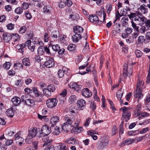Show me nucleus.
I'll list each match as a JSON object with an SVG mask.
<instances>
[{"label":"nucleus","mask_w":150,"mask_h":150,"mask_svg":"<svg viewBox=\"0 0 150 150\" xmlns=\"http://www.w3.org/2000/svg\"><path fill=\"white\" fill-rule=\"evenodd\" d=\"M75 119L73 115H67L64 117L65 122L62 125V128L64 132H67L70 129L71 127H73L71 125Z\"/></svg>","instance_id":"1"},{"label":"nucleus","mask_w":150,"mask_h":150,"mask_svg":"<svg viewBox=\"0 0 150 150\" xmlns=\"http://www.w3.org/2000/svg\"><path fill=\"white\" fill-rule=\"evenodd\" d=\"M130 13L139 23L141 21L142 23L144 24L147 20L144 16L140 15L139 12H136L135 13Z\"/></svg>","instance_id":"2"},{"label":"nucleus","mask_w":150,"mask_h":150,"mask_svg":"<svg viewBox=\"0 0 150 150\" xmlns=\"http://www.w3.org/2000/svg\"><path fill=\"white\" fill-rule=\"evenodd\" d=\"M123 70L122 75L124 79H126L127 76L130 77L132 75V69L131 68H129L126 63L124 64Z\"/></svg>","instance_id":"3"},{"label":"nucleus","mask_w":150,"mask_h":150,"mask_svg":"<svg viewBox=\"0 0 150 150\" xmlns=\"http://www.w3.org/2000/svg\"><path fill=\"white\" fill-rule=\"evenodd\" d=\"M57 100L56 98H49L46 100V105L47 107L52 108L57 105Z\"/></svg>","instance_id":"4"},{"label":"nucleus","mask_w":150,"mask_h":150,"mask_svg":"<svg viewBox=\"0 0 150 150\" xmlns=\"http://www.w3.org/2000/svg\"><path fill=\"white\" fill-rule=\"evenodd\" d=\"M127 16L131 20L132 26L134 30L136 31H139V27L137 26V25L139 24V23L136 20H135V18L133 16H132L131 13L129 15H128Z\"/></svg>","instance_id":"5"},{"label":"nucleus","mask_w":150,"mask_h":150,"mask_svg":"<svg viewBox=\"0 0 150 150\" xmlns=\"http://www.w3.org/2000/svg\"><path fill=\"white\" fill-rule=\"evenodd\" d=\"M21 99L22 102L29 107L35 108L37 107V105L36 104L35 101L32 99L28 98L24 100L22 97Z\"/></svg>","instance_id":"6"},{"label":"nucleus","mask_w":150,"mask_h":150,"mask_svg":"<svg viewBox=\"0 0 150 150\" xmlns=\"http://www.w3.org/2000/svg\"><path fill=\"white\" fill-rule=\"evenodd\" d=\"M122 110L123 112L122 113V117L124 119L125 121L127 122L130 118L131 116V113L130 112L127 110V108L125 106H124L122 108Z\"/></svg>","instance_id":"7"},{"label":"nucleus","mask_w":150,"mask_h":150,"mask_svg":"<svg viewBox=\"0 0 150 150\" xmlns=\"http://www.w3.org/2000/svg\"><path fill=\"white\" fill-rule=\"evenodd\" d=\"M52 142V139H50L45 142L42 145L43 147H45L43 150H52L54 146L51 145Z\"/></svg>","instance_id":"8"},{"label":"nucleus","mask_w":150,"mask_h":150,"mask_svg":"<svg viewBox=\"0 0 150 150\" xmlns=\"http://www.w3.org/2000/svg\"><path fill=\"white\" fill-rule=\"evenodd\" d=\"M82 95L86 98H89L92 95V93L88 88L83 89L81 91Z\"/></svg>","instance_id":"9"},{"label":"nucleus","mask_w":150,"mask_h":150,"mask_svg":"<svg viewBox=\"0 0 150 150\" xmlns=\"http://www.w3.org/2000/svg\"><path fill=\"white\" fill-rule=\"evenodd\" d=\"M51 132V127H49L47 125H43L41 128L40 132V134H49Z\"/></svg>","instance_id":"10"},{"label":"nucleus","mask_w":150,"mask_h":150,"mask_svg":"<svg viewBox=\"0 0 150 150\" xmlns=\"http://www.w3.org/2000/svg\"><path fill=\"white\" fill-rule=\"evenodd\" d=\"M69 86L70 88L74 89L75 91L77 92H79L82 87L81 85H77L76 83L73 82H70L69 85Z\"/></svg>","instance_id":"11"},{"label":"nucleus","mask_w":150,"mask_h":150,"mask_svg":"<svg viewBox=\"0 0 150 150\" xmlns=\"http://www.w3.org/2000/svg\"><path fill=\"white\" fill-rule=\"evenodd\" d=\"M12 34L7 32L4 33L3 34L4 40L6 42H8L11 39H12Z\"/></svg>","instance_id":"12"},{"label":"nucleus","mask_w":150,"mask_h":150,"mask_svg":"<svg viewBox=\"0 0 150 150\" xmlns=\"http://www.w3.org/2000/svg\"><path fill=\"white\" fill-rule=\"evenodd\" d=\"M78 109L80 110H82L84 109L86 105L85 100L83 99H80L77 102Z\"/></svg>","instance_id":"13"},{"label":"nucleus","mask_w":150,"mask_h":150,"mask_svg":"<svg viewBox=\"0 0 150 150\" xmlns=\"http://www.w3.org/2000/svg\"><path fill=\"white\" fill-rule=\"evenodd\" d=\"M133 29L131 28L127 27L125 29V32L122 33V36L123 38H124L128 36L133 31Z\"/></svg>","instance_id":"14"},{"label":"nucleus","mask_w":150,"mask_h":150,"mask_svg":"<svg viewBox=\"0 0 150 150\" xmlns=\"http://www.w3.org/2000/svg\"><path fill=\"white\" fill-rule=\"evenodd\" d=\"M37 129L35 127H32L31 129L29 131L28 135L30 137V138L34 137L36 135L37 133Z\"/></svg>","instance_id":"15"},{"label":"nucleus","mask_w":150,"mask_h":150,"mask_svg":"<svg viewBox=\"0 0 150 150\" xmlns=\"http://www.w3.org/2000/svg\"><path fill=\"white\" fill-rule=\"evenodd\" d=\"M51 132L54 135H58L60 133L59 127L56 126H51Z\"/></svg>","instance_id":"16"},{"label":"nucleus","mask_w":150,"mask_h":150,"mask_svg":"<svg viewBox=\"0 0 150 150\" xmlns=\"http://www.w3.org/2000/svg\"><path fill=\"white\" fill-rule=\"evenodd\" d=\"M54 59L51 58L45 63V65L47 68H51L54 66Z\"/></svg>","instance_id":"17"},{"label":"nucleus","mask_w":150,"mask_h":150,"mask_svg":"<svg viewBox=\"0 0 150 150\" xmlns=\"http://www.w3.org/2000/svg\"><path fill=\"white\" fill-rule=\"evenodd\" d=\"M146 6L145 4L142 5L139 8V9L140 11L138 12H139L140 14V15H142L143 14H145L147 13L148 10L146 8Z\"/></svg>","instance_id":"18"},{"label":"nucleus","mask_w":150,"mask_h":150,"mask_svg":"<svg viewBox=\"0 0 150 150\" xmlns=\"http://www.w3.org/2000/svg\"><path fill=\"white\" fill-rule=\"evenodd\" d=\"M11 101L15 106L19 105L21 102V99L18 97L15 96L12 98Z\"/></svg>","instance_id":"19"},{"label":"nucleus","mask_w":150,"mask_h":150,"mask_svg":"<svg viewBox=\"0 0 150 150\" xmlns=\"http://www.w3.org/2000/svg\"><path fill=\"white\" fill-rule=\"evenodd\" d=\"M81 36L80 34H76L73 35L71 38L72 41L76 43L81 38Z\"/></svg>","instance_id":"20"},{"label":"nucleus","mask_w":150,"mask_h":150,"mask_svg":"<svg viewBox=\"0 0 150 150\" xmlns=\"http://www.w3.org/2000/svg\"><path fill=\"white\" fill-rule=\"evenodd\" d=\"M142 89H137L135 92L134 97L135 98H138L139 99H141L143 96V95L142 93Z\"/></svg>","instance_id":"21"},{"label":"nucleus","mask_w":150,"mask_h":150,"mask_svg":"<svg viewBox=\"0 0 150 150\" xmlns=\"http://www.w3.org/2000/svg\"><path fill=\"white\" fill-rule=\"evenodd\" d=\"M96 15L99 16H102L103 15V22L104 23H105V18L106 14L104 11L103 10H101L100 11H98L96 12Z\"/></svg>","instance_id":"22"},{"label":"nucleus","mask_w":150,"mask_h":150,"mask_svg":"<svg viewBox=\"0 0 150 150\" xmlns=\"http://www.w3.org/2000/svg\"><path fill=\"white\" fill-rule=\"evenodd\" d=\"M59 121V118L58 116H54L53 117L51 118L50 119V123L52 124L51 126H56L55 125Z\"/></svg>","instance_id":"23"},{"label":"nucleus","mask_w":150,"mask_h":150,"mask_svg":"<svg viewBox=\"0 0 150 150\" xmlns=\"http://www.w3.org/2000/svg\"><path fill=\"white\" fill-rule=\"evenodd\" d=\"M33 42L34 44H38L40 45H43V42L41 41L40 38H34L33 39Z\"/></svg>","instance_id":"24"},{"label":"nucleus","mask_w":150,"mask_h":150,"mask_svg":"<svg viewBox=\"0 0 150 150\" xmlns=\"http://www.w3.org/2000/svg\"><path fill=\"white\" fill-rule=\"evenodd\" d=\"M76 45L75 44H71L68 47V50L73 53H75L76 52Z\"/></svg>","instance_id":"25"},{"label":"nucleus","mask_w":150,"mask_h":150,"mask_svg":"<svg viewBox=\"0 0 150 150\" xmlns=\"http://www.w3.org/2000/svg\"><path fill=\"white\" fill-rule=\"evenodd\" d=\"M26 43H27V46L28 48L32 52H33L35 48V45H31V41L30 40H28L26 42Z\"/></svg>","instance_id":"26"},{"label":"nucleus","mask_w":150,"mask_h":150,"mask_svg":"<svg viewBox=\"0 0 150 150\" xmlns=\"http://www.w3.org/2000/svg\"><path fill=\"white\" fill-rule=\"evenodd\" d=\"M35 96V101L36 102H40L42 101L43 99V96L42 93H40V94H38Z\"/></svg>","instance_id":"27"},{"label":"nucleus","mask_w":150,"mask_h":150,"mask_svg":"<svg viewBox=\"0 0 150 150\" xmlns=\"http://www.w3.org/2000/svg\"><path fill=\"white\" fill-rule=\"evenodd\" d=\"M98 18H99L97 15H92L89 16L88 19L90 22L94 24L95 22H96V21L98 20Z\"/></svg>","instance_id":"28"},{"label":"nucleus","mask_w":150,"mask_h":150,"mask_svg":"<svg viewBox=\"0 0 150 150\" xmlns=\"http://www.w3.org/2000/svg\"><path fill=\"white\" fill-rule=\"evenodd\" d=\"M83 28L77 26L74 27L73 28L74 32L76 34H78V33L83 32Z\"/></svg>","instance_id":"29"},{"label":"nucleus","mask_w":150,"mask_h":150,"mask_svg":"<svg viewBox=\"0 0 150 150\" xmlns=\"http://www.w3.org/2000/svg\"><path fill=\"white\" fill-rule=\"evenodd\" d=\"M142 108L141 105H138L137 106L136 109L134 111V114L136 117H139L140 115L141 112L140 111L141 110Z\"/></svg>","instance_id":"30"},{"label":"nucleus","mask_w":150,"mask_h":150,"mask_svg":"<svg viewBox=\"0 0 150 150\" xmlns=\"http://www.w3.org/2000/svg\"><path fill=\"white\" fill-rule=\"evenodd\" d=\"M40 134L38 136L39 137L42 138V140L45 142H47V140L50 139H49L47 135L48 134Z\"/></svg>","instance_id":"31"},{"label":"nucleus","mask_w":150,"mask_h":150,"mask_svg":"<svg viewBox=\"0 0 150 150\" xmlns=\"http://www.w3.org/2000/svg\"><path fill=\"white\" fill-rule=\"evenodd\" d=\"M64 69V68H63L62 70L59 69L58 71L57 74L58 77L59 78L62 77L64 76V74L66 73L67 71Z\"/></svg>","instance_id":"32"},{"label":"nucleus","mask_w":150,"mask_h":150,"mask_svg":"<svg viewBox=\"0 0 150 150\" xmlns=\"http://www.w3.org/2000/svg\"><path fill=\"white\" fill-rule=\"evenodd\" d=\"M42 91L46 97H50L51 96V92L47 88L43 89Z\"/></svg>","instance_id":"33"},{"label":"nucleus","mask_w":150,"mask_h":150,"mask_svg":"<svg viewBox=\"0 0 150 150\" xmlns=\"http://www.w3.org/2000/svg\"><path fill=\"white\" fill-rule=\"evenodd\" d=\"M22 62L23 64L26 66H29L30 65V61L28 58H24Z\"/></svg>","instance_id":"34"},{"label":"nucleus","mask_w":150,"mask_h":150,"mask_svg":"<svg viewBox=\"0 0 150 150\" xmlns=\"http://www.w3.org/2000/svg\"><path fill=\"white\" fill-rule=\"evenodd\" d=\"M40 45L37 50L38 54L40 55H43L44 54V47L43 46V45Z\"/></svg>","instance_id":"35"},{"label":"nucleus","mask_w":150,"mask_h":150,"mask_svg":"<svg viewBox=\"0 0 150 150\" xmlns=\"http://www.w3.org/2000/svg\"><path fill=\"white\" fill-rule=\"evenodd\" d=\"M83 129L81 127H74L71 130V132L76 133H80L83 131Z\"/></svg>","instance_id":"36"},{"label":"nucleus","mask_w":150,"mask_h":150,"mask_svg":"<svg viewBox=\"0 0 150 150\" xmlns=\"http://www.w3.org/2000/svg\"><path fill=\"white\" fill-rule=\"evenodd\" d=\"M108 143V142L107 141L106 142H100L98 145V148L99 149H102L105 146L107 145Z\"/></svg>","instance_id":"37"},{"label":"nucleus","mask_w":150,"mask_h":150,"mask_svg":"<svg viewBox=\"0 0 150 150\" xmlns=\"http://www.w3.org/2000/svg\"><path fill=\"white\" fill-rule=\"evenodd\" d=\"M23 66L22 64L20 63H17L14 64L13 67L14 68L20 69H23Z\"/></svg>","instance_id":"38"},{"label":"nucleus","mask_w":150,"mask_h":150,"mask_svg":"<svg viewBox=\"0 0 150 150\" xmlns=\"http://www.w3.org/2000/svg\"><path fill=\"white\" fill-rule=\"evenodd\" d=\"M76 140L74 138L71 137L67 140L65 142V143L67 144H74L76 143Z\"/></svg>","instance_id":"39"},{"label":"nucleus","mask_w":150,"mask_h":150,"mask_svg":"<svg viewBox=\"0 0 150 150\" xmlns=\"http://www.w3.org/2000/svg\"><path fill=\"white\" fill-rule=\"evenodd\" d=\"M6 113L8 116L11 117H13L14 115V113L13 110L11 109H7Z\"/></svg>","instance_id":"40"},{"label":"nucleus","mask_w":150,"mask_h":150,"mask_svg":"<svg viewBox=\"0 0 150 150\" xmlns=\"http://www.w3.org/2000/svg\"><path fill=\"white\" fill-rule=\"evenodd\" d=\"M57 146V148L60 150H67L68 148L64 144H60Z\"/></svg>","instance_id":"41"},{"label":"nucleus","mask_w":150,"mask_h":150,"mask_svg":"<svg viewBox=\"0 0 150 150\" xmlns=\"http://www.w3.org/2000/svg\"><path fill=\"white\" fill-rule=\"evenodd\" d=\"M134 140L133 139L128 138L122 142L123 146L131 144Z\"/></svg>","instance_id":"42"},{"label":"nucleus","mask_w":150,"mask_h":150,"mask_svg":"<svg viewBox=\"0 0 150 150\" xmlns=\"http://www.w3.org/2000/svg\"><path fill=\"white\" fill-rule=\"evenodd\" d=\"M139 130H137L134 131H130L127 132V134L129 136H134L136 135L139 134Z\"/></svg>","instance_id":"43"},{"label":"nucleus","mask_w":150,"mask_h":150,"mask_svg":"<svg viewBox=\"0 0 150 150\" xmlns=\"http://www.w3.org/2000/svg\"><path fill=\"white\" fill-rule=\"evenodd\" d=\"M145 39L144 36H140L139 37L137 41L138 44H140L142 43L143 42H145Z\"/></svg>","instance_id":"44"},{"label":"nucleus","mask_w":150,"mask_h":150,"mask_svg":"<svg viewBox=\"0 0 150 150\" xmlns=\"http://www.w3.org/2000/svg\"><path fill=\"white\" fill-rule=\"evenodd\" d=\"M13 37L12 39L13 40V41L15 43L16 42H17L19 41L20 39V36L18 34H12Z\"/></svg>","instance_id":"45"},{"label":"nucleus","mask_w":150,"mask_h":150,"mask_svg":"<svg viewBox=\"0 0 150 150\" xmlns=\"http://www.w3.org/2000/svg\"><path fill=\"white\" fill-rule=\"evenodd\" d=\"M150 114L146 112H141L140 115L139 116L138 118L141 119L142 118H144L149 115Z\"/></svg>","instance_id":"46"},{"label":"nucleus","mask_w":150,"mask_h":150,"mask_svg":"<svg viewBox=\"0 0 150 150\" xmlns=\"http://www.w3.org/2000/svg\"><path fill=\"white\" fill-rule=\"evenodd\" d=\"M14 11L17 14H21L23 12V9L21 7H19L15 9Z\"/></svg>","instance_id":"47"},{"label":"nucleus","mask_w":150,"mask_h":150,"mask_svg":"<svg viewBox=\"0 0 150 150\" xmlns=\"http://www.w3.org/2000/svg\"><path fill=\"white\" fill-rule=\"evenodd\" d=\"M25 16L26 19L30 20L32 18V16L30 13L28 11H26L25 12Z\"/></svg>","instance_id":"48"},{"label":"nucleus","mask_w":150,"mask_h":150,"mask_svg":"<svg viewBox=\"0 0 150 150\" xmlns=\"http://www.w3.org/2000/svg\"><path fill=\"white\" fill-rule=\"evenodd\" d=\"M47 87L51 92H54L56 89L55 86L52 84L48 85Z\"/></svg>","instance_id":"49"},{"label":"nucleus","mask_w":150,"mask_h":150,"mask_svg":"<svg viewBox=\"0 0 150 150\" xmlns=\"http://www.w3.org/2000/svg\"><path fill=\"white\" fill-rule=\"evenodd\" d=\"M11 66V63L9 62H6L3 65V67L6 70H8L10 68Z\"/></svg>","instance_id":"50"},{"label":"nucleus","mask_w":150,"mask_h":150,"mask_svg":"<svg viewBox=\"0 0 150 150\" xmlns=\"http://www.w3.org/2000/svg\"><path fill=\"white\" fill-rule=\"evenodd\" d=\"M27 30V28L24 26H21L19 30V33L20 34H23L25 33Z\"/></svg>","instance_id":"51"},{"label":"nucleus","mask_w":150,"mask_h":150,"mask_svg":"<svg viewBox=\"0 0 150 150\" xmlns=\"http://www.w3.org/2000/svg\"><path fill=\"white\" fill-rule=\"evenodd\" d=\"M94 65L91 64L89 67L86 69V70L88 72H91V71H93L94 70Z\"/></svg>","instance_id":"52"},{"label":"nucleus","mask_w":150,"mask_h":150,"mask_svg":"<svg viewBox=\"0 0 150 150\" xmlns=\"http://www.w3.org/2000/svg\"><path fill=\"white\" fill-rule=\"evenodd\" d=\"M15 140H16L18 141L19 139L21 140V141H23L24 139L20 137V133L18 132L15 135Z\"/></svg>","instance_id":"53"},{"label":"nucleus","mask_w":150,"mask_h":150,"mask_svg":"<svg viewBox=\"0 0 150 150\" xmlns=\"http://www.w3.org/2000/svg\"><path fill=\"white\" fill-rule=\"evenodd\" d=\"M148 29L146 25H144L141 27L139 31L141 33H144Z\"/></svg>","instance_id":"54"},{"label":"nucleus","mask_w":150,"mask_h":150,"mask_svg":"<svg viewBox=\"0 0 150 150\" xmlns=\"http://www.w3.org/2000/svg\"><path fill=\"white\" fill-rule=\"evenodd\" d=\"M67 93V90L66 89H64L62 91L61 93L59 96V98L60 97L64 98L66 95Z\"/></svg>","instance_id":"55"},{"label":"nucleus","mask_w":150,"mask_h":150,"mask_svg":"<svg viewBox=\"0 0 150 150\" xmlns=\"http://www.w3.org/2000/svg\"><path fill=\"white\" fill-rule=\"evenodd\" d=\"M90 107L93 110H94L96 108V103L94 101H91L90 103Z\"/></svg>","instance_id":"56"},{"label":"nucleus","mask_w":150,"mask_h":150,"mask_svg":"<svg viewBox=\"0 0 150 150\" xmlns=\"http://www.w3.org/2000/svg\"><path fill=\"white\" fill-rule=\"evenodd\" d=\"M44 53L45 52L49 55H51V53L50 52V50L49 47L47 46H44Z\"/></svg>","instance_id":"57"},{"label":"nucleus","mask_w":150,"mask_h":150,"mask_svg":"<svg viewBox=\"0 0 150 150\" xmlns=\"http://www.w3.org/2000/svg\"><path fill=\"white\" fill-rule=\"evenodd\" d=\"M76 99V97L75 95H72L69 98V102L72 103L74 102Z\"/></svg>","instance_id":"58"},{"label":"nucleus","mask_w":150,"mask_h":150,"mask_svg":"<svg viewBox=\"0 0 150 150\" xmlns=\"http://www.w3.org/2000/svg\"><path fill=\"white\" fill-rule=\"evenodd\" d=\"M15 133V132L11 131L9 129H7L6 131V134L9 136H12Z\"/></svg>","instance_id":"59"},{"label":"nucleus","mask_w":150,"mask_h":150,"mask_svg":"<svg viewBox=\"0 0 150 150\" xmlns=\"http://www.w3.org/2000/svg\"><path fill=\"white\" fill-rule=\"evenodd\" d=\"M52 49L55 52H57L60 48L59 45L58 44L53 45L52 46Z\"/></svg>","instance_id":"60"},{"label":"nucleus","mask_w":150,"mask_h":150,"mask_svg":"<svg viewBox=\"0 0 150 150\" xmlns=\"http://www.w3.org/2000/svg\"><path fill=\"white\" fill-rule=\"evenodd\" d=\"M135 54L136 57L139 58L141 57L142 55V53L139 50H137L135 51Z\"/></svg>","instance_id":"61"},{"label":"nucleus","mask_w":150,"mask_h":150,"mask_svg":"<svg viewBox=\"0 0 150 150\" xmlns=\"http://www.w3.org/2000/svg\"><path fill=\"white\" fill-rule=\"evenodd\" d=\"M0 148L1 150H6V147L5 144L4 143V142H2L0 141Z\"/></svg>","instance_id":"62"},{"label":"nucleus","mask_w":150,"mask_h":150,"mask_svg":"<svg viewBox=\"0 0 150 150\" xmlns=\"http://www.w3.org/2000/svg\"><path fill=\"white\" fill-rule=\"evenodd\" d=\"M64 4L65 6L68 7H70L72 4V2L70 0H66L65 1Z\"/></svg>","instance_id":"63"},{"label":"nucleus","mask_w":150,"mask_h":150,"mask_svg":"<svg viewBox=\"0 0 150 150\" xmlns=\"http://www.w3.org/2000/svg\"><path fill=\"white\" fill-rule=\"evenodd\" d=\"M69 110L72 113L75 114L76 109L74 106H71L69 108Z\"/></svg>","instance_id":"64"}]
</instances>
